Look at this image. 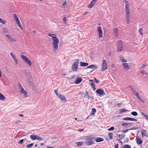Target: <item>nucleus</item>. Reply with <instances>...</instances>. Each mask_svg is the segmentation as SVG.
<instances>
[{
    "label": "nucleus",
    "mask_w": 148,
    "mask_h": 148,
    "mask_svg": "<svg viewBox=\"0 0 148 148\" xmlns=\"http://www.w3.org/2000/svg\"><path fill=\"white\" fill-rule=\"evenodd\" d=\"M5 99V97L3 96V95L2 94L0 93V100H2V101H3Z\"/></svg>",
    "instance_id": "obj_27"
},
{
    "label": "nucleus",
    "mask_w": 148,
    "mask_h": 148,
    "mask_svg": "<svg viewBox=\"0 0 148 148\" xmlns=\"http://www.w3.org/2000/svg\"><path fill=\"white\" fill-rule=\"evenodd\" d=\"M97 31L98 33V36L99 38L103 37V32L101 26H99L97 28Z\"/></svg>",
    "instance_id": "obj_10"
},
{
    "label": "nucleus",
    "mask_w": 148,
    "mask_h": 148,
    "mask_svg": "<svg viewBox=\"0 0 148 148\" xmlns=\"http://www.w3.org/2000/svg\"><path fill=\"white\" fill-rule=\"evenodd\" d=\"M120 60L122 62H123V63L127 62V60L126 59H124V57L122 56L121 55L120 56Z\"/></svg>",
    "instance_id": "obj_23"
},
{
    "label": "nucleus",
    "mask_w": 148,
    "mask_h": 148,
    "mask_svg": "<svg viewBox=\"0 0 148 148\" xmlns=\"http://www.w3.org/2000/svg\"><path fill=\"white\" fill-rule=\"evenodd\" d=\"M117 51L118 52L121 51L123 49V43L121 40L117 42Z\"/></svg>",
    "instance_id": "obj_8"
},
{
    "label": "nucleus",
    "mask_w": 148,
    "mask_h": 148,
    "mask_svg": "<svg viewBox=\"0 0 148 148\" xmlns=\"http://www.w3.org/2000/svg\"><path fill=\"white\" fill-rule=\"evenodd\" d=\"M122 65L124 69L126 70H128L130 69V67L129 66L127 63L124 62L122 63Z\"/></svg>",
    "instance_id": "obj_13"
},
{
    "label": "nucleus",
    "mask_w": 148,
    "mask_h": 148,
    "mask_svg": "<svg viewBox=\"0 0 148 148\" xmlns=\"http://www.w3.org/2000/svg\"><path fill=\"white\" fill-rule=\"evenodd\" d=\"M18 115H19V116H21V117H23V114H19Z\"/></svg>",
    "instance_id": "obj_60"
},
{
    "label": "nucleus",
    "mask_w": 148,
    "mask_h": 148,
    "mask_svg": "<svg viewBox=\"0 0 148 148\" xmlns=\"http://www.w3.org/2000/svg\"><path fill=\"white\" fill-rule=\"evenodd\" d=\"M141 73L143 74L147 75V73L144 70H142L140 71Z\"/></svg>",
    "instance_id": "obj_40"
},
{
    "label": "nucleus",
    "mask_w": 148,
    "mask_h": 148,
    "mask_svg": "<svg viewBox=\"0 0 148 148\" xmlns=\"http://www.w3.org/2000/svg\"><path fill=\"white\" fill-rule=\"evenodd\" d=\"M67 3H66V1H65L64 2V3H63L62 4V5L63 6H66V5H67Z\"/></svg>",
    "instance_id": "obj_45"
},
{
    "label": "nucleus",
    "mask_w": 148,
    "mask_h": 148,
    "mask_svg": "<svg viewBox=\"0 0 148 148\" xmlns=\"http://www.w3.org/2000/svg\"><path fill=\"white\" fill-rule=\"evenodd\" d=\"M136 143L137 144H141L143 143V141L141 139V138L137 136H136Z\"/></svg>",
    "instance_id": "obj_15"
},
{
    "label": "nucleus",
    "mask_w": 148,
    "mask_h": 148,
    "mask_svg": "<svg viewBox=\"0 0 148 148\" xmlns=\"http://www.w3.org/2000/svg\"><path fill=\"white\" fill-rule=\"evenodd\" d=\"M127 111V110L125 108H123L121 109L120 110L119 113L120 114H122V113L125 112Z\"/></svg>",
    "instance_id": "obj_29"
},
{
    "label": "nucleus",
    "mask_w": 148,
    "mask_h": 148,
    "mask_svg": "<svg viewBox=\"0 0 148 148\" xmlns=\"http://www.w3.org/2000/svg\"><path fill=\"white\" fill-rule=\"evenodd\" d=\"M23 139H21L18 142V143L20 144H21L23 143Z\"/></svg>",
    "instance_id": "obj_47"
},
{
    "label": "nucleus",
    "mask_w": 148,
    "mask_h": 148,
    "mask_svg": "<svg viewBox=\"0 0 148 148\" xmlns=\"http://www.w3.org/2000/svg\"><path fill=\"white\" fill-rule=\"evenodd\" d=\"M125 135L123 134H121L119 135V137L120 139H123L124 138Z\"/></svg>",
    "instance_id": "obj_38"
},
{
    "label": "nucleus",
    "mask_w": 148,
    "mask_h": 148,
    "mask_svg": "<svg viewBox=\"0 0 148 148\" xmlns=\"http://www.w3.org/2000/svg\"><path fill=\"white\" fill-rule=\"evenodd\" d=\"M10 40L11 42H15L16 41L13 38H11L10 39Z\"/></svg>",
    "instance_id": "obj_50"
},
{
    "label": "nucleus",
    "mask_w": 148,
    "mask_h": 148,
    "mask_svg": "<svg viewBox=\"0 0 148 148\" xmlns=\"http://www.w3.org/2000/svg\"><path fill=\"white\" fill-rule=\"evenodd\" d=\"M98 66L96 65L92 64L87 67V69H97Z\"/></svg>",
    "instance_id": "obj_16"
},
{
    "label": "nucleus",
    "mask_w": 148,
    "mask_h": 148,
    "mask_svg": "<svg viewBox=\"0 0 148 148\" xmlns=\"http://www.w3.org/2000/svg\"><path fill=\"white\" fill-rule=\"evenodd\" d=\"M48 36L52 38L53 42L52 45L53 50L54 51H56L58 47V44L59 43V40L56 37L57 35L56 34H49Z\"/></svg>",
    "instance_id": "obj_1"
},
{
    "label": "nucleus",
    "mask_w": 148,
    "mask_h": 148,
    "mask_svg": "<svg viewBox=\"0 0 148 148\" xmlns=\"http://www.w3.org/2000/svg\"><path fill=\"white\" fill-rule=\"evenodd\" d=\"M135 130V128L134 127H132L131 128H130L129 129H126V130H123L122 132V133H126L129 130Z\"/></svg>",
    "instance_id": "obj_24"
},
{
    "label": "nucleus",
    "mask_w": 148,
    "mask_h": 148,
    "mask_svg": "<svg viewBox=\"0 0 148 148\" xmlns=\"http://www.w3.org/2000/svg\"><path fill=\"white\" fill-rule=\"evenodd\" d=\"M18 84L19 86V88H20L21 90L23 88L21 84L20 83H18Z\"/></svg>",
    "instance_id": "obj_46"
},
{
    "label": "nucleus",
    "mask_w": 148,
    "mask_h": 148,
    "mask_svg": "<svg viewBox=\"0 0 148 148\" xmlns=\"http://www.w3.org/2000/svg\"><path fill=\"white\" fill-rule=\"evenodd\" d=\"M94 84L93 83V82L91 83H90V85L91 86L92 85Z\"/></svg>",
    "instance_id": "obj_62"
},
{
    "label": "nucleus",
    "mask_w": 148,
    "mask_h": 148,
    "mask_svg": "<svg viewBox=\"0 0 148 148\" xmlns=\"http://www.w3.org/2000/svg\"><path fill=\"white\" fill-rule=\"evenodd\" d=\"M58 97L60 99L61 101L62 102H66L67 101L66 97L61 94H59V95L58 96Z\"/></svg>",
    "instance_id": "obj_11"
},
{
    "label": "nucleus",
    "mask_w": 148,
    "mask_h": 148,
    "mask_svg": "<svg viewBox=\"0 0 148 148\" xmlns=\"http://www.w3.org/2000/svg\"><path fill=\"white\" fill-rule=\"evenodd\" d=\"M63 20L65 22V23H66V18L65 17H64L63 18Z\"/></svg>",
    "instance_id": "obj_54"
},
{
    "label": "nucleus",
    "mask_w": 148,
    "mask_h": 148,
    "mask_svg": "<svg viewBox=\"0 0 148 148\" xmlns=\"http://www.w3.org/2000/svg\"><path fill=\"white\" fill-rule=\"evenodd\" d=\"M139 99L141 102H142L143 103H144V101L141 99L140 98V99Z\"/></svg>",
    "instance_id": "obj_56"
},
{
    "label": "nucleus",
    "mask_w": 148,
    "mask_h": 148,
    "mask_svg": "<svg viewBox=\"0 0 148 148\" xmlns=\"http://www.w3.org/2000/svg\"><path fill=\"white\" fill-rule=\"evenodd\" d=\"M131 90L134 93H135V94H136V92H137L136 90H135L134 88H132L131 89Z\"/></svg>",
    "instance_id": "obj_51"
},
{
    "label": "nucleus",
    "mask_w": 148,
    "mask_h": 148,
    "mask_svg": "<svg viewBox=\"0 0 148 148\" xmlns=\"http://www.w3.org/2000/svg\"><path fill=\"white\" fill-rule=\"evenodd\" d=\"M132 123H124L122 124V126H126L128 125H131Z\"/></svg>",
    "instance_id": "obj_26"
},
{
    "label": "nucleus",
    "mask_w": 148,
    "mask_h": 148,
    "mask_svg": "<svg viewBox=\"0 0 148 148\" xmlns=\"http://www.w3.org/2000/svg\"><path fill=\"white\" fill-rule=\"evenodd\" d=\"M135 95L137 97L138 99H140V97L139 93L138 92H136V94H135Z\"/></svg>",
    "instance_id": "obj_39"
},
{
    "label": "nucleus",
    "mask_w": 148,
    "mask_h": 148,
    "mask_svg": "<svg viewBox=\"0 0 148 148\" xmlns=\"http://www.w3.org/2000/svg\"><path fill=\"white\" fill-rule=\"evenodd\" d=\"M10 55L12 57L14 55L12 52H10Z\"/></svg>",
    "instance_id": "obj_58"
},
{
    "label": "nucleus",
    "mask_w": 148,
    "mask_h": 148,
    "mask_svg": "<svg viewBox=\"0 0 148 148\" xmlns=\"http://www.w3.org/2000/svg\"><path fill=\"white\" fill-rule=\"evenodd\" d=\"M88 12H85L84 13V15H85V14H88Z\"/></svg>",
    "instance_id": "obj_61"
},
{
    "label": "nucleus",
    "mask_w": 148,
    "mask_h": 148,
    "mask_svg": "<svg viewBox=\"0 0 148 148\" xmlns=\"http://www.w3.org/2000/svg\"><path fill=\"white\" fill-rule=\"evenodd\" d=\"M92 137L86 136V140L85 142V143L88 145H90L92 144L93 142L92 141Z\"/></svg>",
    "instance_id": "obj_6"
},
{
    "label": "nucleus",
    "mask_w": 148,
    "mask_h": 148,
    "mask_svg": "<svg viewBox=\"0 0 148 148\" xmlns=\"http://www.w3.org/2000/svg\"><path fill=\"white\" fill-rule=\"evenodd\" d=\"M130 121H137V120L136 119L130 118Z\"/></svg>",
    "instance_id": "obj_41"
},
{
    "label": "nucleus",
    "mask_w": 148,
    "mask_h": 148,
    "mask_svg": "<svg viewBox=\"0 0 148 148\" xmlns=\"http://www.w3.org/2000/svg\"><path fill=\"white\" fill-rule=\"evenodd\" d=\"M20 92L21 94H23L25 97H27V92L26 91L24 90V88L21 90Z\"/></svg>",
    "instance_id": "obj_17"
},
{
    "label": "nucleus",
    "mask_w": 148,
    "mask_h": 148,
    "mask_svg": "<svg viewBox=\"0 0 148 148\" xmlns=\"http://www.w3.org/2000/svg\"><path fill=\"white\" fill-rule=\"evenodd\" d=\"M123 120L130 121V117H126L123 119Z\"/></svg>",
    "instance_id": "obj_43"
},
{
    "label": "nucleus",
    "mask_w": 148,
    "mask_h": 148,
    "mask_svg": "<svg viewBox=\"0 0 148 148\" xmlns=\"http://www.w3.org/2000/svg\"><path fill=\"white\" fill-rule=\"evenodd\" d=\"M14 16V18L15 20L16 23L18 25V26L21 29H23V28L22 26V25L20 23V21L17 17V15L16 14H13Z\"/></svg>",
    "instance_id": "obj_4"
},
{
    "label": "nucleus",
    "mask_w": 148,
    "mask_h": 148,
    "mask_svg": "<svg viewBox=\"0 0 148 148\" xmlns=\"http://www.w3.org/2000/svg\"><path fill=\"white\" fill-rule=\"evenodd\" d=\"M96 92L100 96L105 94L103 90L101 89H97L96 90Z\"/></svg>",
    "instance_id": "obj_14"
},
{
    "label": "nucleus",
    "mask_w": 148,
    "mask_h": 148,
    "mask_svg": "<svg viewBox=\"0 0 148 148\" xmlns=\"http://www.w3.org/2000/svg\"><path fill=\"white\" fill-rule=\"evenodd\" d=\"M141 114L147 120H148V115H147L143 112H141Z\"/></svg>",
    "instance_id": "obj_32"
},
{
    "label": "nucleus",
    "mask_w": 148,
    "mask_h": 148,
    "mask_svg": "<svg viewBox=\"0 0 148 148\" xmlns=\"http://www.w3.org/2000/svg\"><path fill=\"white\" fill-rule=\"evenodd\" d=\"M97 0H92L90 4L88 5V8H91L94 6L95 3L97 1Z\"/></svg>",
    "instance_id": "obj_12"
},
{
    "label": "nucleus",
    "mask_w": 148,
    "mask_h": 148,
    "mask_svg": "<svg viewBox=\"0 0 148 148\" xmlns=\"http://www.w3.org/2000/svg\"><path fill=\"white\" fill-rule=\"evenodd\" d=\"M83 130H84V129H79V131L80 132H82V131H83Z\"/></svg>",
    "instance_id": "obj_57"
},
{
    "label": "nucleus",
    "mask_w": 148,
    "mask_h": 148,
    "mask_svg": "<svg viewBox=\"0 0 148 148\" xmlns=\"http://www.w3.org/2000/svg\"><path fill=\"white\" fill-rule=\"evenodd\" d=\"M12 57V58H13V59L14 60H15V59H16V57L14 55Z\"/></svg>",
    "instance_id": "obj_59"
},
{
    "label": "nucleus",
    "mask_w": 148,
    "mask_h": 148,
    "mask_svg": "<svg viewBox=\"0 0 148 148\" xmlns=\"http://www.w3.org/2000/svg\"><path fill=\"white\" fill-rule=\"evenodd\" d=\"M114 130V127H112L108 129L109 131H111L113 130Z\"/></svg>",
    "instance_id": "obj_42"
},
{
    "label": "nucleus",
    "mask_w": 148,
    "mask_h": 148,
    "mask_svg": "<svg viewBox=\"0 0 148 148\" xmlns=\"http://www.w3.org/2000/svg\"><path fill=\"white\" fill-rule=\"evenodd\" d=\"M15 62V63L16 64H18V61L17 60V59H15V60H14Z\"/></svg>",
    "instance_id": "obj_52"
},
{
    "label": "nucleus",
    "mask_w": 148,
    "mask_h": 148,
    "mask_svg": "<svg viewBox=\"0 0 148 148\" xmlns=\"http://www.w3.org/2000/svg\"><path fill=\"white\" fill-rule=\"evenodd\" d=\"M108 135L110 139H112L113 138V134L111 132H109L108 133Z\"/></svg>",
    "instance_id": "obj_34"
},
{
    "label": "nucleus",
    "mask_w": 148,
    "mask_h": 148,
    "mask_svg": "<svg viewBox=\"0 0 148 148\" xmlns=\"http://www.w3.org/2000/svg\"><path fill=\"white\" fill-rule=\"evenodd\" d=\"M58 90H55L54 92L56 94V95L58 97V96L59 95V94L58 93Z\"/></svg>",
    "instance_id": "obj_44"
},
{
    "label": "nucleus",
    "mask_w": 148,
    "mask_h": 148,
    "mask_svg": "<svg viewBox=\"0 0 148 148\" xmlns=\"http://www.w3.org/2000/svg\"><path fill=\"white\" fill-rule=\"evenodd\" d=\"M147 131L146 130H143L141 131V135L142 137H143L144 136H145L147 137L148 136L147 135Z\"/></svg>",
    "instance_id": "obj_18"
},
{
    "label": "nucleus",
    "mask_w": 148,
    "mask_h": 148,
    "mask_svg": "<svg viewBox=\"0 0 148 148\" xmlns=\"http://www.w3.org/2000/svg\"><path fill=\"white\" fill-rule=\"evenodd\" d=\"M94 79L96 83H99V80H98L97 79L95 78H94Z\"/></svg>",
    "instance_id": "obj_49"
},
{
    "label": "nucleus",
    "mask_w": 148,
    "mask_h": 148,
    "mask_svg": "<svg viewBox=\"0 0 148 148\" xmlns=\"http://www.w3.org/2000/svg\"><path fill=\"white\" fill-rule=\"evenodd\" d=\"M124 2L125 3V10L126 14V19L127 24L130 23V10L129 8V3L127 0H123Z\"/></svg>",
    "instance_id": "obj_2"
},
{
    "label": "nucleus",
    "mask_w": 148,
    "mask_h": 148,
    "mask_svg": "<svg viewBox=\"0 0 148 148\" xmlns=\"http://www.w3.org/2000/svg\"><path fill=\"white\" fill-rule=\"evenodd\" d=\"M21 56L23 61L28 64L29 66H32V63L31 61L25 56L24 55H21Z\"/></svg>",
    "instance_id": "obj_5"
},
{
    "label": "nucleus",
    "mask_w": 148,
    "mask_h": 148,
    "mask_svg": "<svg viewBox=\"0 0 148 148\" xmlns=\"http://www.w3.org/2000/svg\"><path fill=\"white\" fill-rule=\"evenodd\" d=\"M131 114L134 116H136L138 115V113L136 112H132L131 113Z\"/></svg>",
    "instance_id": "obj_36"
},
{
    "label": "nucleus",
    "mask_w": 148,
    "mask_h": 148,
    "mask_svg": "<svg viewBox=\"0 0 148 148\" xmlns=\"http://www.w3.org/2000/svg\"><path fill=\"white\" fill-rule=\"evenodd\" d=\"M80 65L81 66H87L88 65V64L87 63L80 62Z\"/></svg>",
    "instance_id": "obj_21"
},
{
    "label": "nucleus",
    "mask_w": 148,
    "mask_h": 148,
    "mask_svg": "<svg viewBox=\"0 0 148 148\" xmlns=\"http://www.w3.org/2000/svg\"><path fill=\"white\" fill-rule=\"evenodd\" d=\"M32 140H42V138H41L40 137L36 135H31L30 136Z\"/></svg>",
    "instance_id": "obj_9"
},
{
    "label": "nucleus",
    "mask_w": 148,
    "mask_h": 148,
    "mask_svg": "<svg viewBox=\"0 0 148 148\" xmlns=\"http://www.w3.org/2000/svg\"><path fill=\"white\" fill-rule=\"evenodd\" d=\"M95 84H93L91 86V87H92V88H93V87H95Z\"/></svg>",
    "instance_id": "obj_63"
},
{
    "label": "nucleus",
    "mask_w": 148,
    "mask_h": 148,
    "mask_svg": "<svg viewBox=\"0 0 148 148\" xmlns=\"http://www.w3.org/2000/svg\"><path fill=\"white\" fill-rule=\"evenodd\" d=\"M44 145V143H41L40 144V145L41 146L43 145Z\"/></svg>",
    "instance_id": "obj_64"
},
{
    "label": "nucleus",
    "mask_w": 148,
    "mask_h": 148,
    "mask_svg": "<svg viewBox=\"0 0 148 148\" xmlns=\"http://www.w3.org/2000/svg\"><path fill=\"white\" fill-rule=\"evenodd\" d=\"M119 145L118 144H116L115 146V148H118Z\"/></svg>",
    "instance_id": "obj_53"
},
{
    "label": "nucleus",
    "mask_w": 148,
    "mask_h": 148,
    "mask_svg": "<svg viewBox=\"0 0 148 148\" xmlns=\"http://www.w3.org/2000/svg\"><path fill=\"white\" fill-rule=\"evenodd\" d=\"M3 32L4 33H8V31L6 28H4L3 29Z\"/></svg>",
    "instance_id": "obj_37"
},
{
    "label": "nucleus",
    "mask_w": 148,
    "mask_h": 148,
    "mask_svg": "<svg viewBox=\"0 0 148 148\" xmlns=\"http://www.w3.org/2000/svg\"><path fill=\"white\" fill-rule=\"evenodd\" d=\"M82 79L81 78H77L76 79V80L75 82V83L76 84H79L82 82Z\"/></svg>",
    "instance_id": "obj_19"
},
{
    "label": "nucleus",
    "mask_w": 148,
    "mask_h": 148,
    "mask_svg": "<svg viewBox=\"0 0 148 148\" xmlns=\"http://www.w3.org/2000/svg\"><path fill=\"white\" fill-rule=\"evenodd\" d=\"M79 60V59H76L75 60L72 66V69L73 71H76L78 70V65Z\"/></svg>",
    "instance_id": "obj_3"
},
{
    "label": "nucleus",
    "mask_w": 148,
    "mask_h": 148,
    "mask_svg": "<svg viewBox=\"0 0 148 148\" xmlns=\"http://www.w3.org/2000/svg\"><path fill=\"white\" fill-rule=\"evenodd\" d=\"M6 36L7 37V38L9 39H10L11 38L9 34H7L6 35Z\"/></svg>",
    "instance_id": "obj_48"
},
{
    "label": "nucleus",
    "mask_w": 148,
    "mask_h": 148,
    "mask_svg": "<svg viewBox=\"0 0 148 148\" xmlns=\"http://www.w3.org/2000/svg\"><path fill=\"white\" fill-rule=\"evenodd\" d=\"M147 66L145 64H143L142 65V67L143 68H145V67Z\"/></svg>",
    "instance_id": "obj_55"
},
{
    "label": "nucleus",
    "mask_w": 148,
    "mask_h": 148,
    "mask_svg": "<svg viewBox=\"0 0 148 148\" xmlns=\"http://www.w3.org/2000/svg\"><path fill=\"white\" fill-rule=\"evenodd\" d=\"M103 139L101 137H97L95 138V140L97 142H99L103 141Z\"/></svg>",
    "instance_id": "obj_20"
},
{
    "label": "nucleus",
    "mask_w": 148,
    "mask_h": 148,
    "mask_svg": "<svg viewBox=\"0 0 148 148\" xmlns=\"http://www.w3.org/2000/svg\"><path fill=\"white\" fill-rule=\"evenodd\" d=\"M121 148H131V147L129 145H124Z\"/></svg>",
    "instance_id": "obj_30"
},
{
    "label": "nucleus",
    "mask_w": 148,
    "mask_h": 148,
    "mask_svg": "<svg viewBox=\"0 0 148 148\" xmlns=\"http://www.w3.org/2000/svg\"><path fill=\"white\" fill-rule=\"evenodd\" d=\"M113 31L115 33L116 36H117L118 35L119 31L118 29L117 28H114L113 29Z\"/></svg>",
    "instance_id": "obj_22"
},
{
    "label": "nucleus",
    "mask_w": 148,
    "mask_h": 148,
    "mask_svg": "<svg viewBox=\"0 0 148 148\" xmlns=\"http://www.w3.org/2000/svg\"><path fill=\"white\" fill-rule=\"evenodd\" d=\"M138 31L140 35L142 36H143V29L142 28H140L138 29Z\"/></svg>",
    "instance_id": "obj_31"
},
{
    "label": "nucleus",
    "mask_w": 148,
    "mask_h": 148,
    "mask_svg": "<svg viewBox=\"0 0 148 148\" xmlns=\"http://www.w3.org/2000/svg\"><path fill=\"white\" fill-rule=\"evenodd\" d=\"M34 145V143H32L26 145V147L28 148H30L32 147Z\"/></svg>",
    "instance_id": "obj_35"
},
{
    "label": "nucleus",
    "mask_w": 148,
    "mask_h": 148,
    "mask_svg": "<svg viewBox=\"0 0 148 148\" xmlns=\"http://www.w3.org/2000/svg\"><path fill=\"white\" fill-rule=\"evenodd\" d=\"M75 143L78 146H80L83 145V142H78Z\"/></svg>",
    "instance_id": "obj_25"
},
{
    "label": "nucleus",
    "mask_w": 148,
    "mask_h": 148,
    "mask_svg": "<svg viewBox=\"0 0 148 148\" xmlns=\"http://www.w3.org/2000/svg\"><path fill=\"white\" fill-rule=\"evenodd\" d=\"M108 68V64L106 60L103 59L102 61V67L101 71L102 72L106 70Z\"/></svg>",
    "instance_id": "obj_7"
},
{
    "label": "nucleus",
    "mask_w": 148,
    "mask_h": 148,
    "mask_svg": "<svg viewBox=\"0 0 148 148\" xmlns=\"http://www.w3.org/2000/svg\"><path fill=\"white\" fill-rule=\"evenodd\" d=\"M0 23L3 24H5L6 23V21L0 17Z\"/></svg>",
    "instance_id": "obj_33"
},
{
    "label": "nucleus",
    "mask_w": 148,
    "mask_h": 148,
    "mask_svg": "<svg viewBox=\"0 0 148 148\" xmlns=\"http://www.w3.org/2000/svg\"><path fill=\"white\" fill-rule=\"evenodd\" d=\"M96 112V110L95 108H92V112L90 114L91 115H94Z\"/></svg>",
    "instance_id": "obj_28"
}]
</instances>
